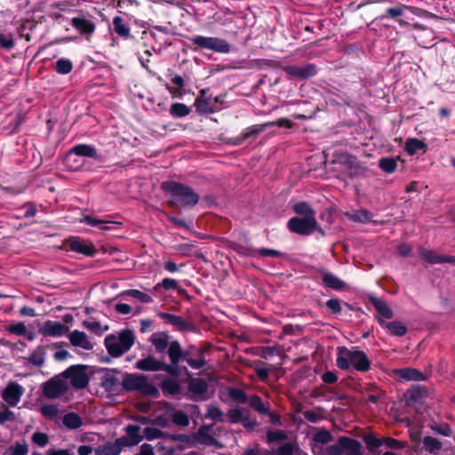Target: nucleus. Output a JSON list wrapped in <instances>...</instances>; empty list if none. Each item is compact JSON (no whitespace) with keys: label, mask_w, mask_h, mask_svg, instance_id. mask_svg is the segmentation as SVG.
<instances>
[{"label":"nucleus","mask_w":455,"mask_h":455,"mask_svg":"<svg viewBox=\"0 0 455 455\" xmlns=\"http://www.w3.org/2000/svg\"><path fill=\"white\" fill-rule=\"evenodd\" d=\"M336 365L340 370H348L353 366L357 371L367 372L371 370V360L366 353L358 347L349 349L346 347H338Z\"/></svg>","instance_id":"obj_3"},{"label":"nucleus","mask_w":455,"mask_h":455,"mask_svg":"<svg viewBox=\"0 0 455 455\" xmlns=\"http://www.w3.org/2000/svg\"><path fill=\"white\" fill-rule=\"evenodd\" d=\"M250 407L260 415H268L271 424L275 426H280L282 424L281 417L275 412H271L269 403H263L259 395H253L250 397Z\"/></svg>","instance_id":"obj_14"},{"label":"nucleus","mask_w":455,"mask_h":455,"mask_svg":"<svg viewBox=\"0 0 455 455\" xmlns=\"http://www.w3.org/2000/svg\"><path fill=\"white\" fill-rule=\"evenodd\" d=\"M342 304H344V306L347 307L351 310L355 309L353 306H351L347 302H342L339 299H330L325 303L326 307L330 309V311L332 315H339L341 312V310H342L341 305Z\"/></svg>","instance_id":"obj_48"},{"label":"nucleus","mask_w":455,"mask_h":455,"mask_svg":"<svg viewBox=\"0 0 455 455\" xmlns=\"http://www.w3.org/2000/svg\"><path fill=\"white\" fill-rule=\"evenodd\" d=\"M292 210L299 217H315V211L305 201L298 202L293 204Z\"/></svg>","instance_id":"obj_42"},{"label":"nucleus","mask_w":455,"mask_h":455,"mask_svg":"<svg viewBox=\"0 0 455 455\" xmlns=\"http://www.w3.org/2000/svg\"><path fill=\"white\" fill-rule=\"evenodd\" d=\"M76 156L92 158L98 160L100 158L96 148L88 144H76L72 147L64 157V164L71 171H78L79 165L73 164L71 161Z\"/></svg>","instance_id":"obj_8"},{"label":"nucleus","mask_w":455,"mask_h":455,"mask_svg":"<svg viewBox=\"0 0 455 455\" xmlns=\"http://www.w3.org/2000/svg\"><path fill=\"white\" fill-rule=\"evenodd\" d=\"M152 344L155 346L156 350L159 353L164 352L167 347L169 348L167 337H156L152 335L150 338Z\"/></svg>","instance_id":"obj_59"},{"label":"nucleus","mask_w":455,"mask_h":455,"mask_svg":"<svg viewBox=\"0 0 455 455\" xmlns=\"http://www.w3.org/2000/svg\"><path fill=\"white\" fill-rule=\"evenodd\" d=\"M135 335L130 329L122 330L118 336L108 334L104 339L108 353L115 358L120 357L128 352L133 346Z\"/></svg>","instance_id":"obj_5"},{"label":"nucleus","mask_w":455,"mask_h":455,"mask_svg":"<svg viewBox=\"0 0 455 455\" xmlns=\"http://www.w3.org/2000/svg\"><path fill=\"white\" fill-rule=\"evenodd\" d=\"M338 161L346 167L349 178L366 177L368 172L367 166L359 161L355 156L349 154H341Z\"/></svg>","instance_id":"obj_12"},{"label":"nucleus","mask_w":455,"mask_h":455,"mask_svg":"<svg viewBox=\"0 0 455 455\" xmlns=\"http://www.w3.org/2000/svg\"><path fill=\"white\" fill-rule=\"evenodd\" d=\"M70 24L76 31L84 36L87 40H89L96 29L95 23L84 14L73 17L70 20Z\"/></svg>","instance_id":"obj_18"},{"label":"nucleus","mask_w":455,"mask_h":455,"mask_svg":"<svg viewBox=\"0 0 455 455\" xmlns=\"http://www.w3.org/2000/svg\"><path fill=\"white\" fill-rule=\"evenodd\" d=\"M339 443L343 452L347 451L348 455H363L362 443L358 440L343 435L339 436Z\"/></svg>","instance_id":"obj_27"},{"label":"nucleus","mask_w":455,"mask_h":455,"mask_svg":"<svg viewBox=\"0 0 455 455\" xmlns=\"http://www.w3.org/2000/svg\"><path fill=\"white\" fill-rule=\"evenodd\" d=\"M54 69L58 74L68 75L73 69V63L68 59L61 58L56 61Z\"/></svg>","instance_id":"obj_51"},{"label":"nucleus","mask_w":455,"mask_h":455,"mask_svg":"<svg viewBox=\"0 0 455 455\" xmlns=\"http://www.w3.org/2000/svg\"><path fill=\"white\" fill-rule=\"evenodd\" d=\"M206 419H211L216 422H222L223 419V411L214 404H209L207 406V412L205 414Z\"/></svg>","instance_id":"obj_54"},{"label":"nucleus","mask_w":455,"mask_h":455,"mask_svg":"<svg viewBox=\"0 0 455 455\" xmlns=\"http://www.w3.org/2000/svg\"><path fill=\"white\" fill-rule=\"evenodd\" d=\"M283 70L287 75L300 80L308 79L317 74V68L312 63L304 66L289 65L285 66Z\"/></svg>","instance_id":"obj_16"},{"label":"nucleus","mask_w":455,"mask_h":455,"mask_svg":"<svg viewBox=\"0 0 455 455\" xmlns=\"http://www.w3.org/2000/svg\"><path fill=\"white\" fill-rule=\"evenodd\" d=\"M211 344H204L202 346L190 345L186 349H182L178 340H173L170 343L168 349V355L171 360L172 366L180 369V373L183 371L190 376V372L186 366H179L180 361L183 360L195 370H200L206 366L207 361L204 354L211 350Z\"/></svg>","instance_id":"obj_1"},{"label":"nucleus","mask_w":455,"mask_h":455,"mask_svg":"<svg viewBox=\"0 0 455 455\" xmlns=\"http://www.w3.org/2000/svg\"><path fill=\"white\" fill-rule=\"evenodd\" d=\"M40 411L44 418L50 420L54 419L59 414V409L55 404L43 405Z\"/></svg>","instance_id":"obj_58"},{"label":"nucleus","mask_w":455,"mask_h":455,"mask_svg":"<svg viewBox=\"0 0 455 455\" xmlns=\"http://www.w3.org/2000/svg\"><path fill=\"white\" fill-rule=\"evenodd\" d=\"M379 167L387 173H393L397 169V159L394 157H381L379 160Z\"/></svg>","instance_id":"obj_47"},{"label":"nucleus","mask_w":455,"mask_h":455,"mask_svg":"<svg viewBox=\"0 0 455 455\" xmlns=\"http://www.w3.org/2000/svg\"><path fill=\"white\" fill-rule=\"evenodd\" d=\"M121 384L126 392L135 391L144 396L154 398H158L160 395L158 388L144 374L125 372Z\"/></svg>","instance_id":"obj_4"},{"label":"nucleus","mask_w":455,"mask_h":455,"mask_svg":"<svg viewBox=\"0 0 455 455\" xmlns=\"http://www.w3.org/2000/svg\"><path fill=\"white\" fill-rule=\"evenodd\" d=\"M68 390L67 384L57 377L52 378L43 384V393L50 399H55L65 394Z\"/></svg>","instance_id":"obj_17"},{"label":"nucleus","mask_w":455,"mask_h":455,"mask_svg":"<svg viewBox=\"0 0 455 455\" xmlns=\"http://www.w3.org/2000/svg\"><path fill=\"white\" fill-rule=\"evenodd\" d=\"M173 424L179 427H188L189 425V417L182 411H176L172 417Z\"/></svg>","instance_id":"obj_57"},{"label":"nucleus","mask_w":455,"mask_h":455,"mask_svg":"<svg viewBox=\"0 0 455 455\" xmlns=\"http://www.w3.org/2000/svg\"><path fill=\"white\" fill-rule=\"evenodd\" d=\"M322 282L324 286L335 291H342L346 287V283L343 280L329 272L323 274Z\"/></svg>","instance_id":"obj_31"},{"label":"nucleus","mask_w":455,"mask_h":455,"mask_svg":"<svg viewBox=\"0 0 455 455\" xmlns=\"http://www.w3.org/2000/svg\"><path fill=\"white\" fill-rule=\"evenodd\" d=\"M378 323L383 329L393 336L403 337L408 331L406 325L400 321L386 322L382 318H378Z\"/></svg>","instance_id":"obj_24"},{"label":"nucleus","mask_w":455,"mask_h":455,"mask_svg":"<svg viewBox=\"0 0 455 455\" xmlns=\"http://www.w3.org/2000/svg\"><path fill=\"white\" fill-rule=\"evenodd\" d=\"M191 113V108L184 103L176 102L171 105L170 115L174 118H182Z\"/></svg>","instance_id":"obj_44"},{"label":"nucleus","mask_w":455,"mask_h":455,"mask_svg":"<svg viewBox=\"0 0 455 455\" xmlns=\"http://www.w3.org/2000/svg\"><path fill=\"white\" fill-rule=\"evenodd\" d=\"M287 228L291 233L299 235H310L314 232L325 235V231L320 227L315 217H292L288 220Z\"/></svg>","instance_id":"obj_6"},{"label":"nucleus","mask_w":455,"mask_h":455,"mask_svg":"<svg viewBox=\"0 0 455 455\" xmlns=\"http://www.w3.org/2000/svg\"><path fill=\"white\" fill-rule=\"evenodd\" d=\"M362 439L370 453H375L383 445V437L379 438L373 433L363 434Z\"/></svg>","instance_id":"obj_33"},{"label":"nucleus","mask_w":455,"mask_h":455,"mask_svg":"<svg viewBox=\"0 0 455 455\" xmlns=\"http://www.w3.org/2000/svg\"><path fill=\"white\" fill-rule=\"evenodd\" d=\"M83 324L86 329L92 331L94 334H96L98 336H101L103 334L104 331L108 330V326H106L104 328V330H102L100 323L97 322V321H92V322L84 321Z\"/></svg>","instance_id":"obj_62"},{"label":"nucleus","mask_w":455,"mask_h":455,"mask_svg":"<svg viewBox=\"0 0 455 455\" xmlns=\"http://www.w3.org/2000/svg\"><path fill=\"white\" fill-rule=\"evenodd\" d=\"M247 254L251 257H275V258H284L286 254L284 252H282L280 251L275 250V249H268V248H260V249H254V248H248Z\"/></svg>","instance_id":"obj_34"},{"label":"nucleus","mask_w":455,"mask_h":455,"mask_svg":"<svg viewBox=\"0 0 455 455\" xmlns=\"http://www.w3.org/2000/svg\"><path fill=\"white\" fill-rule=\"evenodd\" d=\"M369 301L371 303V305L375 307L377 312L379 313V315L376 316V319L382 318V319H391L394 316V312L392 308L387 305V303L373 295L369 296Z\"/></svg>","instance_id":"obj_26"},{"label":"nucleus","mask_w":455,"mask_h":455,"mask_svg":"<svg viewBox=\"0 0 455 455\" xmlns=\"http://www.w3.org/2000/svg\"><path fill=\"white\" fill-rule=\"evenodd\" d=\"M166 435L167 433H164L158 428L149 427L144 428V436L148 441H152L157 438H166Z\"/></svg>","instance_id":"obj_60"},{"label":"nucleus","mask_w":455,"mask_h":455,"mask_svg":"<svg viewBox=\"0 0 455 455\" xmlns=\"http://www.w3.org/2000/svg\"><path fill=\"white\" fill-rule=\"evenodd\" d=\"M407 443L395 439L390 436L383 437V445L392 450H403L406 447Z\"/></svg>","instance_id":"obj_61"},{"label":"nucleus","mask_w":455,"mask_h":455,"mask_svg":"<svg viewBox=\"0 0 455 455\" xmlns=\"http://www.w3.org/2000/svg\"><path fill=\"white\" fill-rule=\"evenodd\" d=\"M134 367L135 369L143 371H164L173 378H178L180 375V369H177L176 367L172 366V364H166L150 355L145 358L138 360L135 363Z\"/></svg>","instance_id":"obj_7"},{"label":"nucleus","mask_w":455,"mask_h":455,"mask_svg":"<svg viewBox=\"0 0 455 455\" xmlns=\"http://www.w3.org/2000/svg\"><path fill=\"white\" fill-rule=\"evenodd\" d=\"M81 221L91 227L99 228L103 231L119 229L123 225L122 222L119 221L103 220L90 215H85Z\"/></svg>","instance_id":"obj_22"},{"label":"nucleus","mask_w":455,"mask_h":455,"mask_svg":"<svg viewBox=\"0 0 455 455\" xmlns=\"http://www.w3.org/2000/svg\"><path fill=\"white\" fill-rule=\"evenodd\" d=\"M408 7L404 4H399L396 7L387 8L385 13L381 16V19H394L397 20L399 17L403 15L404 9Z\"/></svg>","instance_id":"obj_52"},{"label":"nucleus","mask_w":455,"mask_h":455,"mask_svg":"<svg viewBox=\"0 0 455 455\" xmlns=\"http://www.w3.org/2000/svg\"><path fill=\"white\" fill-rule=\"evenodd\" d=\"M66 251H74L86 257H93L97 253L94 244L79 236H69L65 239L62 245Z\"/></svg>","instance_id":"obj_10"},{"label":"nucleus","mask_w":455,"mask_h":455,"mask_svg":"<svg viewBox=\"0 0 455 455\" xmlns=\"http://www.w3.org/2000/svg\"><path fill=\"white\" fill-rule=\"evenodd\" d=\"M160 188L168 197L167 204L170 207L191 208L200 199V196L191 187L179 181H163Z\"/></svg>","instance_id":"obj_2"},{"label":"nucleus","mask_w":455,"mask_h":455,"mask_svg":"<svg viewBox=\"0 0 455 455\" xmlns=\"http://www.w3.org/2000/svg\"><path fill=\"white\" fill-rule=\"evenodd\" d=\"M287 439V434L283 430H268L267 433V441L272 443L275 441H283Z\"/></svg>","instance_id":"obj_63"},{"label":"nucleus","mask_w":455,"mask_h":455,"mask_svg":"<svg viewBox=\"0 0 455 455\" xmlns=\"http://www.w3.org/2000/svg\"><path fill=\"white\" fill-rule=\"evenodd\" d=\"M269 124L267 123L261 124H254L245 128L243 132L234 138H230L228 140V143L233 146H240L245 140H255L261 132H263L267 128H268Z\"/></svg>","instance_id":"obj_15"},{"label":"nucleus","mask_w":455,"mask_h":455,"mask_svg":"<svg viewBox=\"0 0 455 455\" xmlns=\"http://www.w3.org/2000/svg\"><path fill=\"white\" fill-rule=\"evenodd\" d=\"M427 145L417 138L408 139L405 142L404 149L409 156L415 155L419 150L426 151Z\"/></svg>","instance_id":"obj_38"},{"label":"nucleus","mask_w":455,"mask_h":455,"mask_svg":"<svg viewBox=\"0 0 455 455\" xmlns=\"http://www.w3.org/2000/svg\"><path fill=\"white\" fill-rule=\"evenodd\" d=\"M24 388L17 382H10L4 389L2 398L9 406L14 407L23 395Z\"/></svg>","instance_id":"obj_20"},{"label":"nucleus","mask_w":455,"mask_h":455,"mask_svg":"<svg viewBox=\"0 0 455 455\" xmlns=\"http://www.w3.org/2000/svg\"><path fill=\"white\" fill-rule=\"evenodd\" d=\"M194 105L199 114H208L213 112L210 100L206 98H203L202 96L196 97Z\"/></svg>","instance_id":"obj_50"},{"label":"nucleus","mask_w":455,"mask_h":455,"mask_svg":"<svg viewBox=\"0 0 455 455\" xmlns=\"http://www.w3.org/2000/svg\"><path fill=\"white\" fill-rule=\"evenodd\" d=\"M124 431L126 433L125 437L133 446L139 444L143 440V436L140 434V427L138 425H127Z\"/></svg>","instance_id":"obj_41"},{"label":"nucleus","mask_w":455,"mask_h":455,"mask_svg":"<svg viewBox=\"0 0 455 455\" xmlns=\"http://www.w3.org/2000/svg\"><path fill=\"white\" fill-rule=\"evenodd\" d=\"M87 365L76 364L69 366L62 373L63 377L69 379L70 385L75 389L85 388L90 381V377L87 374Z\"/></svg>","instance_id":"obj_9"},{"label":"nucleus","mask_w":455,"mask_h":455,"mask_svg":"<svg viewBox=\"0 0 455 455\" xmlns=\"http://www.w3.org/2000/svg\"><path fill=\"white\" fill-rule=\"evenodd\" d=\"M121 371L116 369H109L108 372L101 378V386L108 392H116L120 383L119 379L116 376V373Z\"/></svg>","instance_id":"obj_29"},{"label":"nucleus","mask_w":455,"mask_h":455,"mask_svg":"<svg viewBox=\"0 0 455 455\" xmlns=\"http://www.w3.org/2000/svg\"><path fill=\"white\" fill-rule=\"evenodd\" d=\"M68 330V327L65 324L60 322L48 320L39 329V332L44 336L61 337Z\"/></svg>","instance_id":"obj_23"},{"label":"nucleus","mask_w":455,"mask_h":455,"mask_svg":"<svg viewBox=\"0 0 455 455\" xmlns=\"http://www.w3.org/2000/svg\"><path fill=\"white\" fill-rule=\"evenodd\" d=\"M419 258L432 265L450 263L455 265V256L451 255H438L434 250L420 247L419 249Z\"/></svg>","instance_id":"obj_19"},{"label":"nucleus","mask_w":455,"mask_h":455,"mask_svg":"<svg viewBox=\"0 0 455 455\" xmlns=\"http://www.w3.org/2000/svg\"><path fill=\"white\" fill-rule=\"evenodd\" d=\"M28 362L36 366L41 367L44 365L45 361V347L38 346L33 351V353L27 358Z\"/></svg>","instance_id":"obj_39"},{"label":"nucleus","mask_w":455,"mask_h":455,"mask_svg":"<svg viewBox=\"0 0 455 455\" xmlns=\"http://www.w3.org/2000/svg\"><path fill=\"white\" fill-rule=\"evenodd\" d=\"M113 30L120 37L127 39L130 37V28L124 22L120 16L113 18Z\"/></svg>","instance_id":"obj_40"},{"label":"nucleus","mask_w":455,"mask_h":455,"mask_svg":"<svg viewBox=\"0 0 455 455\" xmlns=\"http://www.w3.org/2000/svg\"><path fill=\"white\" fill-rule=\"evenodd\" d=\"M212 430L211 425H203L199 427L196 433V439L202 444L208 446H214L216 448H221L222 444L215 437H213L210 431Z\"/></svg>","instance_id":"obj_25"},{"label":"nucleus","mask_w":455,"mask_h":455,"mask_svg":"<svg viewBox=\"0 0 455 455\" xmlns=\"http://www.w3.org/2000/svg\"><path fill=\"white\" fill-rule=\"evenodd\" d=\"M209 389L208 383L200 378H191L188 384V391L186 394L188 399L195 402L207 400V392Z\"/></svg>","instance_id":"obj_13"},{"label":"nucleus","mask_w":455,"mask_h":455,"mask_svg":"<svg viewBox=\"0 0 455 455\" xmlns=\"http://www.w3.org/2000/svg\"><path fill=\"white\" fill-rule=\"evenodd\" d=\"M333 440V436L330 431L326 429H322L318 431L313 437V441L315 444L312 447V450L315 453H316V449H318L317 443L326 444ZM321 449V447H319Z\"/></svg>","instance_id":"obj_43"},{"label":"nucleus","mask_w":455,"mask_h":455,"mask_svg":"<svg viewBox=\"0 0 455 455\" xmlns=\"http://www.w3.org/2000/svg\"><path fill=\"white\" fill-rule=\"evenodd\" d=\"M398 376L404 380L423 381L426 375L414 368H403L397 371Z\"/></svg>","instance_id":"obj_32"},{"label":"nucleus","mask_w":455,"mask_h":455,"mask_svg":"<svg viewBox=\"0 0 455 455\" xmlns=\"http://www.w3.org/2000/svg\"><path fill=\"white\" fill-rule=\"evenodd\" d=\"M164 396H176L181 393L180 383L172 378H165L159 385Z\"/></svg>","instance_id":"obj_30"},{"label":"nucleus","mask_w":455,"mask_h":455,"mask_svg":"<svg viewBox=\"0 0 455 455\" xmlns=\"http://www.w3.org/2000/svg\"><path fill=\"white\" fill-rule=\"evenodd\" d=\"M158 316L168 323L176 327L180 331H194L195 325L180 315L171 313L160 312Z\"/></svg>","instance_id":"obj_21"},{"label":"nucleus","mask_w":455,"mask_h":455,"mask_svg":"<svg viewBox=\"0 0 455 455\" xmlns=\"http://www.w3.org/2000/svg\"><path fill=\"white\" fill-rule=\"evenodd\" d=\"M124 295L132 297L141 303H151L153 301L150 295L136 289H130L124 292Z\"/></svg>","instance_id":"obj_53"},{"label":"nucleus","mask_w":455,"mask_h":455,"mask_svg":"<svg viewBox=\"0 0 455 455\" xmlns=\"http://www.w3.org/2000/svg\"><path fill=\"white\" fill-rule=\"evenodd\" d=\"M427 394L426 387L422 386H415L407 390L405 396L410 403H416L422 399L424 395Z\"/></svg>","instance_id":"obj_45"},{"label":"nucleus","mask_w":455,"mask_h":455,"mask_svg":"<svg viewBox=\"0 0 455 455\" xmlns=\"http://www.w3.org/2000/svg\"><path fill=\"white\" fill-rule=\"evenodd\" d=\"M243 411V410L240 407L229 409L227 413L228 421L231 424L241 423L245 416Z\"/></svg>","instance_id":"obj_56"},{"label":"nucleus","mask_w":455,"mask_h":455,"mask_svg":"<svg viewBox=\"0 0 455 455\" xmlns=\"http://www.w3.org/2000/svg\"><path fill=\"white\" fill-rule=\"evenodd\" d=\"M62 424L66 428L75 430L83 425V419L76 412H68L62 418Z\"/></svg>","instance_id":"obj_35"},{"label":"nucleus","mask_w":455,"mask_h":455,"mask_svg":"<svg viewBox=\"0 0 455 455\" xmlns=\"http://www.w3.org/2000/svg\"><path fill=\"white\" fill-rule=\"evenodd\" d=\"M228 396L234 400L235 402L240 403H245L247 402L250 403V399L248 398L247 394L241 388L237 387H228Z\"/></svg>","instance_id":"obj_49"},{"label":"nucleus","mask_w":455,"mask_h":455,"mask_svg":"<svg viewBox=\"0 0 455 455\" xmlns=\"http://www.w3.org/2000/svg\"><path fill=\"white\" fill-rule=\"evenodd\" d=\"M423 447L430 454L436 455L442 450L443 443L435 437L427 435L423 438Z\"/></svg>","instance_id":"obj_37"},{"label":"nucleus","mask_w":455,"mask_h":455,"mask_svg":"<svg viewBox=\"0 0 455 455\" xmlns=\"http://www.w3.org/2000/svg\"><path fill=\"white\" fill-rule=\"evenodd\" d=\"M68 338L74 347H79L85 350L93 348V344L87 339V335L84 331L75 330L69 333Z\"/></svg>","instance_id":"obj_28"},{"label":"nucleus","mask_w":455,"mask_h":455,"mask_svg":"<svg viewBox=\"0 0 455 455\" xmlns=\"http://www.w3.org/2000/svg\"><path fill=\"white\" fill-rule=\"evenodd\" d=\"M190 40L194 45L201 49L212 50L220 53H228L230 52L229 44L221 38L195 36Z\"/></svg>","instance_id":"obj_11"},{"label":"nucleus","mask_w":455,"mask_h":455,"mask_svg":"<svg viewBox=\"0 0 455 455\" xmlns=\"http://www.w3.org/2000/svg\"><path fill=\"white\" fill-rule=\"evenodd\" d=\"M16 46V41L12 33L0 32V49L10 52Z\"/></svg>","instance_id":"obj_46"},{"label":"nucleus","mask_w":455,"mask_h":455,"mask_svg":"<svg viewBox=\"0 0 455 455\" xmlns=\"http://www.w3.org/2000/svg\"><path fill=\"white\" fill-rule=\"evenodd\" d=\"M297 446L291 443H285L280 445L276 451V455H293Z\"/></svg>","instance_id":"obj_64"},{"label":"nucleus","mask_w":455,"mask_h":455,"mask_svg":"<svg viewBox=\"0 0 455 455\" xmlns=\"http://www.w3.org/2000/svg\"><path fill=\"white\" fill-rule=\"evenodd\" d=\"M96 455H119L113 442H108L95 449Z\"/></svg>","instance_id":"obj_55"},{"label":"nucleus","mask_w":455,"mask_h":455,"mask_svg":"<svg viewBox=\"0 0 455 455\" xmlns=\"http://www.w3.org/2000/svg\"><path fill=\"white\" fill-rule=\"evenodd\" d=\"M172 83L175 84L177 87L170 86L168 84H166V89L173 98H181L184 95V92L181 91V88L185 85V81L183 77L180 75L175 74L172 78Z\"/></svg>","instance_id":"obj_36"}]
</instances>
